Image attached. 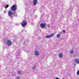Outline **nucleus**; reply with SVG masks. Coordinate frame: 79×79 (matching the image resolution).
Returning <instances> with one entry per match:
<instances>
[{
	"label": "nucleus",
	"mask_w": 79,
	"mask_h": 79,
	"mask_svg": "<svg viewBox=\"0 0 79 79\" xmlns=\"http://www.w3.org/2000/svg\"><path fill=\"white\" fill-rule=\"evenodd\" d=\"M10 10L13 11H15L17 10V6L16 5H13L11 7Z\"/></svg>",
	"instance_id": "f257e3e1"
},
{
	"label": "nucleus",
	"mask_w": 79,
	"mask_h": 79,
	"mask_svg": "<svg viewBox=\"0 0 79 79\" xmlns=\"http://www.w3.org/2000/svg\"><path fill=\"white\" fill-rule=\"evenodd\" d=\"M8 15L11 18H12L14 17V16H12V15H13V11L12 10H9L8 12Z\"/></svg>",
	"instance_id": "f03ea898"
},
{
	"label": "nucleus",
	"mask_w": 79,
	"mask_h": 79,
	"mask_svg": "<svg viewBox=\"0 0 79 79\" xmlns=\"http://www.w3.org/2000/svg\"><path fill=\"white\" fill-rule=\"evenodd\" d=\"M27 21H23L21 24L22 26L23 27H24L26 26L27 25Z\"/></svg>",
	"instance_id": "7ed1b4c3"
},
{
	"label": "nucleus",
	"mask_w": 79,
	"mask_h": 79,
	"mask_svg": "<svg viewBox=\"0 0 79 79\" xmlns=\"http://www.w3.org/2000/svg\"><path fill=\"white\" fill-rule=\"evenodd\" d=\"M5 43L7 46H11V44H12L11 41L10 40H8L7 42L6 43L5 42Z\"/></svg>",
	"instance_id": "20e7f679"
},
{
	"label": "nucleus",
	"mask_w": 79,
	"mask_h": 79,
	"mask_svg": "<svg viewBox=\"0 0 79 79\" xmlns=\"http://www.w3.org/2000/svg\"><path fill=\"white\" fill-rule=\"evenodd\" d=\"M53 35H54V34L52 33L51 34L47 35L46 36L45 38H46V39H49L50 38H51V37H52Z\"/></svg>",
	"instance_id": "39448f33"
},
{
	"label": "nucleus",
	"mask_w": 79,
	"mask_h": 79,
	"mask_svg": "<svg viewBox=\"0 0 79 79\" xmlns=\"http://www.w3.org/2000/svg\"><path fill=\"white\" fill-rule=\"evenodd\" d=\"M40 26L42 29H44L45 26H46V24L42 23L40 24Z\"/></svg>",
	"instance_id": "423d86ee"
},
{
	"label": "nucleus",
	"mask_w": 79,
	"mask_h": 79,
	"mask_svg": "<svg viewBox=\"0 0 79 79\" xmlns=\"http://www.w3.org/2000/svg\"><path fill=\"white\" fill-rule=\"evenodd\" d=\"M37 3V0H33V5L34 6L36 5Z\"/></svg>",
	"instance_id": "0eeeda50"
},
{
	"label": "nucleus",
	"mask_w": 79,
	"mask_h": 79,
	"mask_svg": "<svg viewBox=\"0 0 79 79\" xmlns=\"http://www.w3.org/2000/svg\"><path fill=\"white\" fill-rule=\"evenodd\" d=\"M20 54V53H19V52H16V53L15 55V56H18L17 57V58L18 59V58H19V54Z\"/></svg>",
	"instance_id": "6e6552de"
},
{
	"label": "nucleus",
	"mask_w": 79,
	"mask_h": 79,
	"mask_svg": "<svg viewBox=\"0 0 79 79\" xmlns=\"http://www.w3.org/2000/svg\"><path fill=\"white\" fill-rule=\"evenodd\" d=\"M35 55L36 56H39V52L37 51H35Z\"/></svg>",
	"instance_id": "1a4fd4ad"
},
{
	"label": "nucleus",
	"mask_w": 79,
	"mask_h": 79,
	"mask_svg": "<svg viewBox=\"0 0 79 79\" xmlns=\"http://www.w3.org/2000/svg\"><path fill=\"white\" fill-rule=\"evenodd\" d=\"M74 61L76 63H78V64H79V60L78 59H75Z\"/></svg>",
	"instance_id": "9d476101"
},
{
	"label": "nucleus",
	"mask_w": 79,
	"mask_h": 79,
	"mask_svg": "<svg viewBox=\"0 0 79 79\" xmlns=\"http://www.w3.org/2000/svg\"><path fill=\"white\" fill-rule=\"evenodd\" d=\"M57 38H60V37H61V35H60V34H58L57 35Z\"/></svg>",
	"instance_id": "9b49d317"
},
{
	"label": "nucleus",
	"mask_w": 79,
	"mask_h": 79,
	"mask_svg": "<svg viewBox=\"0 0 79 79\" xmlns=\"http://www.w3.org/2000/svg\"><path fill=\"white\" fill-rule=\"evenodd\" d=\"M59 56L60 57V58H62V57L63 56V54H60L59 55Z\"/></svg>",
	"instance_id": "f8f14e48"
},
{
	"label": "nucleus",
	"mask_w": 79,
	"mask_h": 79,
	"mask_svg": "<svg viewBox=\"0 0 79 79\" xmlns=\"http://www.w3.org/2000/svg\"><path fill=\"white\" fill-rule=\"evenodd\" d=\"M9 6V5L8 4H7L6 5L5 8H8V7Z\"/></svg>",
	"instance_id": "ddd939ff"
},
{
	"label": "nucleus",
	"mask_w": 79,
	"mask_h": 79,
	"mask_svg": "<svg viewBox=\"0 0 79 79\" xmlns=\"http://www.w3.org/2000/svg\"><path fill=\"white\" fill-rule=\"evenodd\" d=\"M70 52L71 54H72V53H74V51H73V50H72Z\"/></svg>",
	"instance_id": "4468645a"
},
{
	"label": "nucleus",
	"mask_w": 79,
	"mask_h": 79,
	"mask_svg": "<svg viewBox=\"0 0 79 79\" xmlns=\"http://www.w3.org/2000/svg\"><path fill=\"white\" fill-rule=\"evenodd\" d=\"M36 67V65H34V66L33 67V68H32V69H34Z\"/></svg>",
	"instance_id": "2eb2a0df"
},
{
	"label": "nucleus",
	"mask_w": 79,
	"mask_h": 79,
	"mask_svg": "<svg viewBox=\"0 0 79 79\" xmlns=\"http://www.w3.org/2000/svg\"><path fill=\"white\" fill-rule=\"evenodd\" d=\"M77 75H79V71H78L77 72Z\"/></svg>",
	"instance_id": "dca6fc26"
},
{
	"label": "nucleus",
	"mask_w": 79,
	"mask_h": 79,
	"mask_svg": "<svg viewBox=\"0 0 79 79\" xmlns=\"http://www.w3.org/2000/svg\"><path fill=\"white\" fill-rule=\"evenodd\" d=\"M47 27H48V28L50 27V24H48L47 26Z\"/></svg>",
	"instance_id": "f3484780"
},
{
	"label": "nucleus",
	"mask_w": 79,
	"mask_h": 79,
	"mask_svg": "<svg viewBox=\"0 0 79 79\" xmlns=\"http://www.w3.org/2000/svg\"><path fill=\"white\" fill-rule=\"evenodd\" d=\"M20 78L18 76H17V78H16L17 79H19Z\"/></svg>",
	"instance_id": "a211bd4d"
},
{
	"label": "nucleus",
	"mask_w": 79,
	"mask_h": 79,
	"mask_svg": "<svg viewBox=\"0 0 79 79\" xmlns=\"http://www.w3.org/2000/svg\"><path fill=\"white\" fill-rule=\"evenodd\" d=\"M21 73V71H20V70H19L18 71V73L19 74H20V73Z\"/></svg>",
	"instance_id": "6ab92c4d"
},
{
	"label": "nucleus",
	"mask_w": 79,
	"mask_h": 79,
	"mask_svg": "<svg viewBox=\"0 0 79 79\" xmlns=\"http://www.w3.org/2000/svg\"><path fill=\"white\" fill-rule=\"evenodd\" d=\"M63 33H65V30H63Z\"/></svg>",
	"instance_id": "aec40b11"
},
{
	"label": "nucleus",
	"mask_w": 79,
	"mask_h": 79,
	"mask_svg": "<svg viewBox=\"0 0 79 79\" xmlns=\"http://www.w3.org/2000/svg\"><path fill=\"white\" fill-rule=\"evenodd\" d=\"M4 13H5V14L6 13V10H4Z\"/></svg>",
	"instance_id": "412c9836"
},
{
	"label": "nucleus",
	"mask_w": 79,
	"mask_h": 79,
	"mask_svg": "<svg viewBox=\"0 0 79 79\" xmlns=\"http://www.w3.org/2000/svg\"><path fill=\"white\" fill-rule=\"evenodd\" d=\"M16 13V12H14L13 14V16H14V15H15V14Z\"/></svg>",
	"instance_id": "4be33fe9"
},
{
	"label": "nucleus",
	"mask_w": 79,
	"mask_h": 79,
	"mask_svg": "<svg viewBox=\"0 0 79 79\" xmlns=\"http://www.w3.org/2000/svg\"><path fill=\"white\" fill-rule=\"evenodd\" d=\"M56 79H60V78H58V77H56Z\"/></svg>",
	"instance_id": "5701e85b"
},
{
	"label": "nucleus",
	"mask_w": 79,
	"mask_h": 79,
	"mask_svg": "<svg viewBox=\"0 0 79 79\" xmlns=\"http://www.w3.org/2000/svg\"><path fill=\"white\" fill-rule=\"evenodd\" d=\"M26 42H24V43H23V44L24 45V44H25V43Z\"/></svg>",
	"instance_id": "b1692460"
},
{
	"label": "nucleus",
	"mask_w": 79,
	"mask_h": 79,
	"mask_svg": "<svg viewBox=\"0 0 79 79\" xmlns=\"http://www.w3.org/2000/svg\"><path fill=\"white\" fill-rule=\"evenodd\" d=\"M15 17H16V16H17V15H15Z\"/></svg>",
	"instance_id": "393cba45"
},
{
	"label": "nucleus",
	"mask_w": 79,
	"mask_h": 79,
	"mask_svg": "<svg viewBox=\"0 0 79 79\" xmlns=\"http://www.w3.org/2000/svg\"><path fill=\"white\" fill-rule=\"evenodd\" d=\"M60 34H62V33L61 32V33H60Z\"/></svg>",
	"instance_id": "a878e982"
},
{
	"label": "nucleus",
	"mask_w": 79,
	"mask_h": 79,
	"mask_svg": "<svg viewBox=\"0 0 79 79\" xmlns=\"http://www.w3.org/2000/svg\"><path fill=\"white\" fill-rule=\"evenodd\" d=\"M45 29H46V27H45Z\"/></svg>",
	"instance_id": "bb28decb"
}]
</instances>
